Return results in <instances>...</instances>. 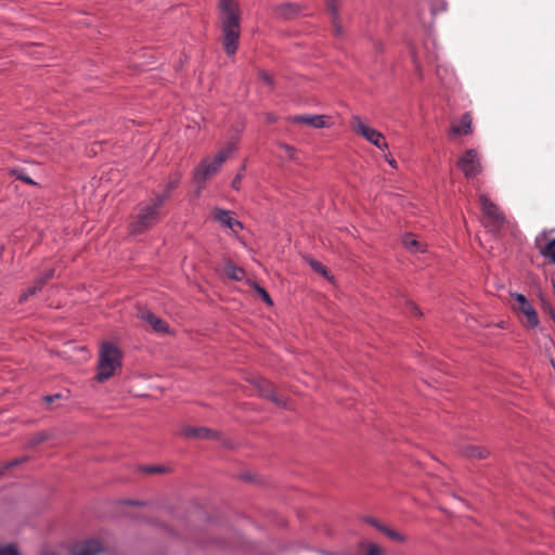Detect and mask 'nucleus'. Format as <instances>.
Instances as JSON below:
<instances>
[{
    "instance_id": "22",
    "label": "nucleus",
    "mask_w": 555,
    "mask_h": 555,
    "mask_svg": "<svg viewBox=\"0 0 555 555\" xmlns=\"http://www.w3.org/2000/svg\"><path fill=\"white\" fill-rule=\"evenodd\" d=\"M377 529L392 541H397V542H405L406 541L405 535L401 534L400 532H398L391 528H388L386 526H377Z\"/></svg>"
},
{
    "instance_id": "20",
    "label": "nucleus",
    "mask_w": 555,
    "mask_h": 555,
    "mask_svg": "<svg viewBox=\"0 0 555 555\" xmlns=\"http://www.w3.org/2000/svg\"><path fill=\"white\" fill-rule=\"evenodd\" d=\"M224 273L228 278L235 280V281H241L245 276V271L242 268L236 267L235 264H233L231 262L225 264Z\"/></svg>"
},
{
    "instance_id": "42",
    "label": "nucleus",
    "mask_w": 555,
    "mask_h": 555,
    "mask_svg": "<svg viewBox=\"0 0 555 555\" xmlns=\"http://www.w3.org/2000/svg\"><path fill=\"white\" fill-rule=\"evenodd\" d=\"M552 365H553V367H554V370H555V362H554V361H552Z\"/></svg>"
},
{
    "instance_id": "8",
    "label": "nucleus",
    "mask_w": 555,
    "mask_h": 555,
    "mask_svg": "<svg viewBox=\"0 0 555 555\" xmlns=\"http://www.w3.org/2000/svg\"><path fill=\"white\" fill-rule=\"evenodd\" d=\"M251 384L260 397L271 400L280 408H286L285 399L278 396V393L274 391L273 385L269 380L257 377L251 380Z\"/></svg>"
},
{
    "instance_id": "15",
    "label": "nucleus",
    "mask_w": 555,
    "mask_h": 555,
    "mask_svg": "<svg viewBox=\"0 0 555 555\" xmlns=\"http://www.w3.org/2000/svg\"><path fill=\"white\" fill-rule=\"evenodd\" d=\"M214 219L231 229L233 232H237V229H242L243 224L236 219L230 216V211L221 208L214 209Z\"/></svg>"
},
{
    "instance_id": "17",
    "label": "nucleus",
    "mask_w": 555,
    "mask_h": 555,
    "mask_svg": "<svg viewBox=\"0 0 555 555\" xmlns=\"http://www.w3.org/2000/svg\"><path fill=\"white\" fill-rule=\"evenodd\" d=\"M139 318L150 324L153 330L157 333H166L168 331L167 324L154 313L149 310H141L139 312Z\"/></svg>"
},
{
    "instance_id": "10",
    "label": "nucleus",
    "mask_w": 555,
    "mask_h": 555,
    "mask_svg": "<svg viewBox=\"0 0 555 555\" xmlns=\"http://www.w3.org/2000/svg\"><path fill=\"white\" fill-rule=\"evenodd\" d=\"M305 9H307V5L296 2H283L272 7L275 16L281 20H293Z\"/></svg>"
},
{
    "instance_id": "43",
    "label": "nucleus",
    "mask_w": 555,
    "mask_h": 555,
    "mask_svg": "<svg viewBox=\"0 0 555 555\" xmlns=\"http://www.w3.org/2000/svg\"><path fill=\"white\" fill-rule=\"evenodd\" d=\"M2 476V470H0V477Z\"/></svg>"
},
{
    "instance_id": "13",
    "label": "nucleus",
    "mask_w": 555,
    "mask_h": 555,
    "mask_svg": "<svg viewBox=\"0 0 555 555\" xmlns=\"http://www.w3.org/2000/svg\"><path fill=\"white\" fill-rule=\"evenodd\" d=\"M181 434L186 438H196V439H218L219 434L214 431L207 427H184L181 430Z\"/></svg>"
},
{
    "instance_id": "14",
    "label": "nucleus",
    "mask_w": 555,
    "mask_h": 555,
    "mask_svg": "<svg viewBox=\"0 0 555 555\" xmlns=\"http://www.w3.org/2000/svg\"><path fill=\"white\" fill-rule=\"evenodd\" d=\"M325 5L327 12L331 14L335 36H341L343 27L339 21L340 0H325Z\"/></svg>"
},
{
    "instance_id": "5",
    "label": "nucleus",
    "mask_w": 555,
    "mask_h": 555,
    "mask_svg": "<svg viewBox=\"0 0 555 555\" xmlns=\"http://www.w3.org/2000/svg\"><path fill=\"white\" fill-rule=\"evenodd\" d=\"M479 203L486 218V228L493 233H498L505 223L503 211L485 194L479 196Z\"/></svg>"
},
{
    "instance_id": "31",
    "label": "nucleus",
    "mask_w": 555,
    "mask_h": 555,
    "mask_svg": "<svg viewBox=\"0 0 555 555\" xmlns=\"http://www.w3.org/2000/svg\"><path fill=\"white\" fill-rule=\"evenodd\" d=\"M178 182H179V177L176 176L171 181L168 182V184L166 185V190L162 195H167V199H168L171 191L177 188Z\"/></svg>"
},
{
    "instance_id": "21",
    "label": "nucleus",
    "mask_w": 555,
    "mask_h": 555,
    "mask_svg": "<svg viewBox=\"0 0 555 555\" xmlns=\"http://www.w3.org/2000/svg\"><path fill=\"white\" fill-rule=\"evenodd\" d=\"M540 254L555 264V238L539 248Z\"/></svg>"
},
{
    "instance_id": "7",
    "label": "nucleus",
    "mask_w": 555,
    "mask_h": 555,
    "mask_svg": "<svg viewBox=\"0 0 555 555\" xmlns=\"http://www.w3.org/2000/svg\"><path fill=\"white\" fill-rule=\"evenodd\" d=\"M459 168L466 178H473L481 172V164L476 150H467L457 162Z\"/></svg>"
},
{
    "instance_id": "16",
    "label": "nucleus",
    "mask_w": 555,
    "mask_h": 555,
    "mask_svg": "<svg viewBox=\"0 0 555 555\" xmlns=\"http://www.w3.org/2000/svg\"><path fill=\"white\" fill-rule=\"evenodd\" d=\"M459 450L463 456L470 459V460L487 459L490 454V452L485 447L476 446V444H472V443H464V444L460 446Z\"/></svg>"
},
{
    "instance_id": "19",
    "label": "nucleus",
    "mask_w": 555,
    "mask_h": 555,
    "mask_svg": "<svg viewBox=\"0 0 555 555\" xmlns=\"http://www.w3.org/2000/svg\"><path fill=\"white\" fill-rule=\"evenodd\" d=\"M402 244L408 250L412 253H420L425 250L424 244L416 240V237L412 234H405L402 238Z\"/></svg>"
},
{
    "instance_id": "28",
    "label": "nucleus",
    "mask_w": 555,
    "mask_h": 555,
    "mask_svg": "<svg viewBox=\"0 0 555 555\" xmlns=\"http://www.w3.org/2000/svg\"><path fill=\"white\" fill-rule=\"evenodd\" d=\"M11 173L14 175L18 180L24 181L27 184H30V185L36 184V182L31 178H29L28 176L23 173V171H21V170L14 169L11 171Z\"/></svg>"
},
{
    "instance_id": "6",
    "label": "nucleus",
    "mask_w": 555,
    "mask_h": 555,
    "mask_svg": "<svg viewBox=\"0 0 555 555\" xmlns=\"http://www.w3.org/2000/svg\"><path fill=\"white\" fill-rule=\"evenodd\" d=\"M352 129L360 135H362L370 143L380 150H387L388 144L384 139L382 132L367 126L359 116L352 117Z\"/></svg>"
},
{
    "instance_id": "38",
    "label": "nucleus",
    "mask_w": 555,
    "mask_h": 555,
    "mask_svg": "<svg viewBox=\"0 0 555 555\" xmlns=\"http://www.w3.org/2000/svg\"><path fill=\"white\" fill-rule=\"evenodd\" d=\"M386 160L388 162V164H389L391 167L397 168V163H396V160H395L392 157H390V156H386Z\"/></svg>"
},
{
    "instance_id": "11",
    "label": "nucleus",
    "mask_w": 555,
    "mask_h": 555,
    "mask_svg": "<svg viewBox=\"0 0 555 555\" xmlns=\"http://www.w3.org/2000/svg\"><path fill=\"white\" fill-rule=\"evenodd\" d=\"M103 550V545L99 540L90 539L78 544L72 555H99Z\"/></svg>"
},
{
    "instance_id": "23",
    "label": "nucleus",
    "mask_w": 555,
    "mask_h": 555,
    "mask_svg": "<svg viewBox=\"0 0 555 555\" xmlns=\"http://www.w3.org/2000/svg\"><path fill=\"white\" fill-rule=\"evenodd\" d=\"M43 287V285L41 284L40 281H38L37 279L34 281L33 285L29 286L27 288L26 292H24L21 296H20V302L23 304L25 301H27V299L30 297V296H34L36 295L39 291H41V288Z\"/></svg>"
},
{
    "instance_id": "29",
    "label": "nucleus",
    "mask_w": 555,
    "mask_h": 555,
    "mask_svg": "<svg viewBox=\"0 0 555 555\" xmlns=\"http://www.w3.org/2000/svg\"><path fill=\"white\" fill-rule=\"evenodd\" d=\"M255 289H256V292L259 294V296L261 297V299L264 302H267L269 306L273 305L270 295L268 294V292L263 287H261L259 285H255Z\"/></svg>"
},
{
    "instance_id": "39",
    "label": "nucleus",
    "mask_w": 555,
    "mask_h": 555,
    "mask_svg": "<svg viewBox=\"0 0 555 555\" xmlns=\"http://www.w3.org/2000/svg\"><path fill=\"white\" fill-rule=\"evenodd\" d=\"M372 526H374L376 529H377V526H383L382 524H379L376 519H373V518H370L367 520Z\"/></svg>"
},
{
    "instance_id": "2",
    "label": "nucleus",
    "mask_w": 555,
    "mask_h": 555,
    "mask_svg": "<svg viewBox=\"0 0 555 555\" xmlns=\"http://www.w3.org/2000/svg\"><path fill=\"white\" fill-rule=\"evenodd\" d=\"M121 350L109 341L101 345L98 360V373L95 379L103 383L115 375L117 370L121 367Z\"/></svg>"
},
{
    "instance_id": "12",
    "label": "nucleus",
    "mask_w": 555,
    "mask_h": 555,
    "mask_svg": "<svg viewBox=\"0 0 555 555\" xmlns=\"http://www.w3.org/2000/svg\"><path fill=\"white\" fill-rule=\"evenodd\" d=\"M324 115H297L289 118L294 124H306L315 129L328 127Z\"/></svg>"
},
{
    "instance_id": "32",
    "label": "nucleus",
    "mask_w": 555,
    "mask_h": 555,
    "mask_svg": "<svg viewBox=\"0 0 555 555\" xmlns=\"http://www.w3.org/2000/svg\"><path fill=\"white\" fill-rule=\"evenodd\" d=\"M258 76L267 86H269L270 88H273L274 81H273V77L271 75H269L264 70H261V72H259Z\"/></svg>"
},
{
    "instance_id": "4",
    "label": "nucleus",
    "mask_w": 555,
    "mask_h": 555,
    "mask_svg": "<svg viewBox=\"0 0 555 555\" xmlns=\"http://www.w3.org/2000/svg\"><path fill=\"white\" fill-rule=\"evenodd\" d=\"M235 149V144L230 143L225 149L219 151L212 160L204 159L195 171V180L197 182H205L209 177L218 172L221 165L228 159Z\"/></svg>"
},
{
    "instance_id": "25",
    "label": "nucleus",
    "mask_w": 555,
    "mask_h": 555,
    "mask_svg": "<svg viewBox=\"0 0 555 555\" xmlns=\"http://www.w3.org/2000/svg\"><path fill=\"white\" fill-rule=\"evenodd\" d=\"M26 461H28L27 456L9 461L1 466L0 470H2V475H3L7 469L13 468L22 463H25Z\"/></svg>"
},
{
    "instance_id": "18",
    "label": "nucleus",
    "mask_w": 555,
    "mask_h": 555,
    "mask_svg": "<svg viewBox=\"0 0 555 555\" xmlns=\"http://www.w3.org/2000/svg\"><path fill=\"white\" fill-rule=\"evenodd\" d=\"M452 133L457 135H466L472 132V116L465 113L461 118L460 125H453L451 128Z\"/></svg>"
},
{
    "instance_id": "9",
    "label": "nucleus",
    "mask_w": 555,
    "mask_h": 555,
    "mask_svg": "<svg viewBox=\"0 0 555 555\" xmlns=\"http://www.w3.org/2000/svg\"><path fill=\"white\" fill-rule=\"evenodd\" d=\"M512 296L515 298L517 302L514 309L524 314V317L526 318L527 326H537L539 324L538 313L530 305L526 296H524L522 294H514Z\"/></svg>"
},
{
    "instance_id": "30",
    "label": "nucleus",
    "mask_w": 555,
    "mask_h": 555,
    "mask_svg": "<svg viewBox=\"0 0 555 555\" xmlns=\"http://www.w3.org/2000/svg\"><path fill=\"white\" fill-rule=\"evenodd\" d=\"M245 164L242 166L240 172L234 177L232 181V188L236 191L241 189L242 180H243V171L245 170Z\"/></svg>"
},
{
    "instance_id": "24",
    "label": "nucleus",
    "mask_w": 555,
    "mask_h": 555,
    "mask_svg": "<svg viewBox=\"0 0 555 555\" xmlns=\"http://www.w3.org/2000/svg\"><path fill=\"white\" fill-rule=\"evenodd\" d=\"M49 438H50V435L46 431L36 433L28 439L27 447L34 448V447L40 444L41 442L46 441Z\"/></svg>"
},
{
    "instance_id": "1",
    "label": "nucleus",
    "mask_w": 555,
    "mask_h": 555,
    "mask_svg": "<svg viewBox=\"0 0 555 555\" xmlns=\"http://www.w3.org/2000/svg\"><path fill=\"white\" fill-rule=\"evenodd\" d=\"M221 42L227 55L232 56L238 49L241 37V10L236 0H219Z\"/></svg>"
},
{
    "instance_id": "27",
    "label": "nucleus",
    "mask_w": 555,
    "mask_h": 555,
    "mask_svg": "<svg viewBox=\"0 0 555 555\" xmlns=\"http://www.w3.org/2000/svg\"><path fill=\"white\" fill-rule=\"evenodd\" d=\"M55 270L53 268L44 270L40 276L37 278L38 281L44 285L48 281H50L54 276Z\"/></svg>"
},
{
    "instance_id": "26",
    "label": "nucleus",
    "mask_w": 555,
    "mask_h": 555,
    "mask_svg": "<svg viewBox=\"0 0 555 555\" xmlns=\"http://www.w3.org/2000/svg\"><path fill=\"white\" fill-rule=\"evenodd\" d=\"M143 470L147 474H166L170 472L168 467L163 465L146 466Z\"/></svg>"
},
{
    "instance_id": "33",
    "label": "nucleus",
    "mask_w": 555,
    "mask_h": 555,
    "mask_svg": "<svg viewBox=\"0 0 555 555\" xmlns=\"http://www.w3.org/2000/svg\"><path fill=\"white\" fill-rule=\"evenodd\" d=\"M310 266L315 272L326 275L327 271L321 262H319L317 260H311Z\"/></svg>"
},
{
    "instance_id": "3",
    "label": "nucleus",
    "mask_w": 555,
    "mask_h": 555,
    "mask_svg": "<svg viewBox=\"0 0 555 555\" xmlns=\"http://www.w3.org/2000/svg\"><path fill=\"white\" fill-rule=\"evenodd\" d=\"M167 201V195H157L152 204L140 208L134 221L130 224L132 234H140L154 225L158 220V211Z\"/></svg>"
},
{
    "instance_id": "37",
    "label": "nucleus",
    "mask_w": 555,
    "mask_h": 555,
    "mask_svg": "<svg viewBox=\"0 0 555 555\" xmlns=\"http://www.w3.org/2000/svg\"><path fill=\"white\" fill-rule=\"evenodd\" d=\"M60 398H61V396H60V395L46 396V397L43 398V400H44L48 404H50V403H52L54 400L60 399Z\"/></svg>"
},
{
    "instance_id": "36",
    "label": "nucleus",
    "mask_w": 555,
    "mask_h": 555,
    "mask_svg": "<svg viewBox=\"0 0 555 555\" xmlns=\"http://www.w3.org/2000/svg\"><path fill=\"white\" fill-rule=\"evenodd\" d=\"M408 305H409V308H410V310H411L412 312H414V313H415L416 315H418V317H421V315H422L421 310L418 309V307H417L415 304H413V302H411V301H410Z\"/></svg>"
},
{
    "instance_id": "34",
    "label": "nucleus",
    "mask_w": 555,
    "mask_h": 555,
    "mask_svg": "<svg viewBox=\"0 0 555 555\" xmlns=\"http://www.w3.org/2000/svg\"><path fill=\"white\" fill-rule=\"evenodd\" d=\"M280 147L285 151V153L291 157L295 158L296 149L289 144L286 143H280Z\"/></svg>"
},
{
    "instance_id": "35",
    "label": "nucleus",
    "mask_w": 555,
    "mask_h": 555,
    "mask_svg": "<svg viewBox=\"0 0 555 555\" xmlns=\"http://www.w3.org/2000/svg\"><path fill=\"white\" fill-rule=\"evenodd\" d=\"M365 555H382V550L377 544H370Z\"/></svg>"
},
{
    "instance_id": "40",
    "label": "nucleus",
    "mask_w": 555,
    "mask_h": 555,
    "mask_svg": "<svg viewBox=\"0 0 555 555\" xmlns=\"http://www.w3.org/2000/svg\"><path fill=\"white\" fill-rule=\"evenodd\" d=\"M550 314H551V318L553 319V321L555 322V312L553 310H550Z\"/></svg>"
},
{
    "instance_id": "41",
    "label": "nucleus",
    "mask_w": 555,
    "mask_h": 555,
    "mask_svg": "<svg viewBox=\"0 0 555 555\" xmlns=\"http://www.w3.org/2000/svg\"><path fill=\"white\" fill-rule=\"evenodd\" d=\"M268 120H269L270 122H272V121H274V120H275V118H274V117L269 116V117H268Z\"/></svg>"
},
{
    "instance_id": "44",
    "label": "nucleus",
    "mask_w": 555,
    "mask_h": 555,
    "mask_svg": "<svg viewBox=\"0 0 555 555\" xmlns=\"http://www.w3.org/2000/svg\"><path fill=\"white\" fill-rule=\"evenodd\" d=\"M3 547H4V546H1V547H0V550H1V548H3Z\"/></svg>"
}]
</instances>
